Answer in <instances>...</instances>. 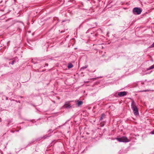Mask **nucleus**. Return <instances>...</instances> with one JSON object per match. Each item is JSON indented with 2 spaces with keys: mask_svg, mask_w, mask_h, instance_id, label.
I'll return each mask as SVG.
<instances>
[{
  "mask_svg": "<svg viewBox=\"0 0 154 154\" xmlns=\"http://www.w3.org/2000/svg\"><path fill=\"white\" fill-rule=\"evenodd\" d=\"M116 139L120 142H128L130 141L129 139L125 136H123L120 138L117 137Z\"/></svg>",
  "mask_w": 154,
  "mask_h": 154,
  "instance_id": "f257e3e1",
  "label": "nucleus"
},
{
  "mask_svg": "<svg viewBox=\"0 0 154 154\" xmlns=\"http://www.w3.org/2000/svg\"><path fill=\"white\" fill-rule=\"evenodd\" d=\"M131 107L134 114L135 115H137L138 114V109L134 102L132 103Z\"/></svg>",
  "mask_w": 154,
  "mask_h": 154,
  "instance_id": "f03ea898",
  "label": "nucleus"
},
{
  "mask_svg": "<svg viewBox=\"0 0 154 154\" xmlns=\"http://www.w3.org/2000/svg\"><path fill=\"white\" fill-rule=\"evenodd\" d=\"M142 11L141 9L138 8H134L133 10V12L134 14L136 13L137 14H140Z\"/></svg>",
  "mask_w": 154,
  "mask_h": 154,
  "instance_id": "7ed1b4c3",
  "label": "nucleus"
},
{
  "mask_svg": "<svg viewBox=\"0 0 154 154\" xmlns=\"http://www.w3.org/2000/svg\"><path fill=\"white\" fill-rule=\"evenodd\" d=\"M127 94V93L125 91H122L119 92L118 93V95L120 97H123L126 95Z\"/></svg>",
  "mask_w": 154,
  "mask_h": 154,
  "instance_id": "20e7f679",
  "label": "nucleus"
},
{
  "mask_svg": "<svg viewBox=\"0 0 154 154\" xmlns=\"http://www.w3.org/2000/svg\"><path fill=\"white\" fill-rule=\"evenodd\" d=\"M64 106L65 107H71L70 105L69 104V103L68 102H66Z\"/></svg>",
  "mask_w": 154,
  "mask_h": 154,
  "instance_id": "39448f33",
  "label": "nucleus"
},
{
  "mask_svg": "<svg viewBox=\"0 0 154 154\" xmlns=\"http://www.w3.org/2000/svg\"><path fill=\"white\" fill-rule=\"evenodd\" d=\"M83 102L82 101H78L77 105L78 106H79L83 104Z\"/></svg>",
  "mask_w": 154,
  "mask_h": 154,
  "instance_id": "423d86ee",
  "label": "nucleus"
},
{
  "mask_svg": "<svg viewBox=\"0 0 154 154\" xmlns=\"http://www.w3.org/2000/svg\"><path fill=\"white\" fill-rule=\"evenodd\" d=\"M73 66V65L71 63L69 64L68 67V68H72Z\"/></svg>",
  "mask_w": 154,
  "mask_h": 154,
  "instance_id": "0eeeda50",
  "label": "nucleus"
},
{
  "mask_svg": "<svg viewBox=\"0 0 154 154\" xmlns=\"http://www.w3.org/2000/svg\"><path fill=\"white\" fill-rule=\"evenodd\" d=\"M105 117V115L104 114H102L101 115V116L100 118V120H101L103 117Z\"/></svg>",
  "mask_w": 154,
  "mask_h": 154,
  "instance_id": "6e6552de",
  "label": "nucleus"
},
{
  "mask_svg": "<svg viewBox=\"0 0 154 154\" xmlns=\"http://www.w3.org/2000/svg\"><path fill=\"white\" fill-rule=\"evenodd\" d=\"M154 68V64L151 66H150L148 69V70H149L152 69Z\"/></svg>",
  "mask_w": 154,
  "mask_h": 154,
  "instance_id": "1a4fd4ad",
  "label": "nucleus"
},
{
  "mask_svg": "<svg viewBox=\"0 0 154 154\" xmlns=\"http://www.w3.org/2000/svg\"><path fill=\"white\" fill-rule=\"evenodd\" d=\"M150 48L154 47V42L150 46Z\"/></svg>",
  "mask_w": 154,
  "mask_h": 154,
  "instance_id": "9d476101",
  "label": "nucleus"
},
{
  "mask_svg": "<svg viewBox=\"0 0 154 154\" xmlns=\"http://www.w3.org/2000/svg\"><path fill=\"white\" fill-rule=\"evenodd\" d=\"M151 133L152 134H154V130L152 131L151 132Z\"/></svg>",
  "mask_w": 154,
  "mask_h": 154,
  "instance_id": "9b49d317",
  "label": "nucleus"
},
{
  "mask_svg": "<svg viewBox=\"0 0 154 154\" xmlns=\"http://www.w3.org/2000/svg\"><path fill=\"white\" fill-rule=\"evenodd\" d=\"M14 61H13L12 62L11 64L13 65L14 63Z\"/></svg>",
  "mask_w": 154,
  "mask_h": 154,
  "instance_id": "f8f14e48",
  "label": "nucleus"
}]
</instances>
